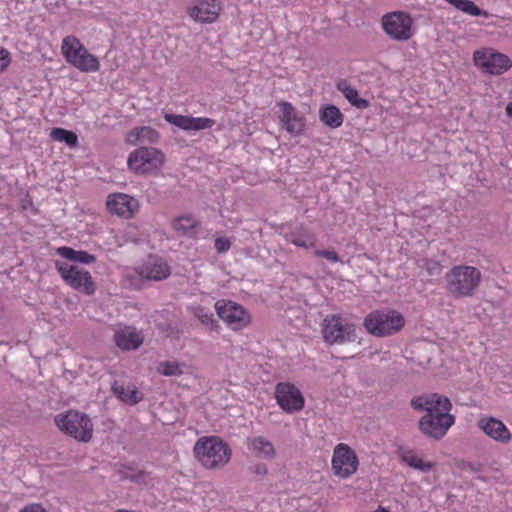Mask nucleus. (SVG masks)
<instances>
[{"mask_svg": "<svg viewBox=\"0 0 512 512\" xmlns=\"http://www.w3.org/2000/svg\"><path fill=\"white\" fill-rule=\"evenodd\" d=\"M165 157L154 147H140L132 151L127 160L130 170L136 174H154L163 166Z\"/></svg>", "mask_w": 512, "mask_h": 512, "instance_id": "nucleus-9", "label": "nucleus"}, {"mask_svg": "<svg viewBox=\"0 0 512 512\" xmlns=\"http://www.w3.org/2000/svg\"><path fill=\"white\" fill-rule=\"evenodd\" d=\"M113 391L121 401L131 405L136 404L141 400V397H139V393L135 388L124 387L123 385H114Z\"/></svg>", "mask_w": 512, "mask_h": 512, "instance_id": "nucleus-32", "label": "nucleus"}, {"mask_svg": "<svg viewBox=\"0 0 512 512\" xmlns=\"http://www.w3.org/2000/svg\"><path fill=\"white\" fill-rule=\"evenodd\" d=\"M229 248H230V242L226 239V246H225L226 251H228Z\"/></svg>", "mask_w": 512, "mask_h": 512, "instance_id": "nucleus-45", "label": "nucleus"}, {"mask_svg": "<svg viewBox=\"0 0 512 512\" xmlns=\"http://www.w3.org/2000/svg\"><path fill=\"white\" fill-rule=\"evenodd\" d=\"M12 61L11 53L0 46V74L7 70Z\"/></svg>", "mask_w": 512, "mask_h": 512, "instance_id": "nucleus-35", "label": "nucleus"}, {"mask_svg": "<svg viewBox=\"0 0 512 512\" xmlns=\"http://www.w3.org/2000/svg\"><path fill=\"white\" fill-rule=\"evenodd\" d=\"M56 252L62 258L81 264H92L96 261V257L94 255L86 251L74 250L68 246L59 247Z\"/></svg>", "mask_w": 512, "mask_h": 512, "instance_id": "nucleus-27", "label": "nucleus"}, {"mask_svg": "<svg viewBox=\"0 0 512 512\" xmlns=\"http://www.w3.org/2000/svg\"><path fill=\"white\" fill-rule=\"evenodd\" d=\"M250 472L254 475L264 477L268 473V469L265 464L258 463L250 467Z\"/></svg>", "mask_w": 512, "mask_h": 512, "instance_id": "nucleus-39", "label": "nucleus"}, {"mask_svg": "<svg viewBox=\"0 0 512 512\" xmlns=\"http://www.w3.org/2000/svg\"><path fill=\"white\" fill-rule=\"evenodd\" d=\"M359 459L354 450L345 443L334 447L331 468L333 474L341 479H347L358 470Z\"/></svg>", "mask_w": 512, "mask_h": 512, "instance_id": "nucleus-12", "label": "nucleus"}, {"mask_svg": "<svg viewBox=\"0 0 512 512\" xmlns=\"http://www.w3.org/2000/svg\"><path fill=\"white\" fill-rule=\"evenodd\" d=\"M194 453L204 467L212 469L223 461L224 443L215 436L203 437L196 442Z\"/></svg>", "mask_w": 512, "mask_h": 512, "instance_id": "nucleus-13", "label": "nucleus"}, {"mask_svg": "<svg viewBox=\"0 0 512 512\" xmlns=\"http://www.w3.org/2000/svg\"><path fill=\"white\" fill-rule=\"evenodd\" d=\"M275 398L280 408L287 413L298 412L305 404L301 391L290 382H280L276 385Z\"/></svg>", "mask_w": 512, "mask_h": 512, "instance_id": "nucleus-14", "label": "nucleus"}, {"mask_svg": "<svg viewBox=\"0 0 512 512\" xmlns=\"http://www.w3.org/2000/svg\"><path fill=\"white\" fill-rule=\"evenodd\" d=\"M20 512H47V511L39 504H32V505L24 507L23 509L20 510Z\"/></svg>", "mask_w": 512, "mask_h": 512, "instance_id": "nucleus-40", "label": "nucleus"}, {"mask_svg": "<svg viewBox=\"0 0 512 512\" xmlns=\"http://www.w3.org/2000/svg\"><path fill=\"white\" fill-rule=\"evenodd\" d=\"M158 372L164 376H177L182 374V367L176 361H163L159 363Z\"/></svg>", "mask_w": 512, "mask_h": 512, "instance_id": "nucleus-34", "label": "nucleus"}, {"mask_svg": "<svg viewBox=\"0 0 512 512\" xmlns=\"http://www.w3.org/2000/svg\"><path fill=\"white\" fill-rule=\"evenodd\" d=\"M337 89L343 93L344 97L355 107L364 109L369 106V102L360 98L358 91L352 87L346 80H341L337 83Z\"/></svg>", "mask_w": 512, "mask_h": 512, "instance_id": "nucleus-29", "label": "nucleus"}, {"mask_svg": "<svg viewBox=\"0 0 512 512\" xmlns=\"http://www.w3.org/2000/svg\"><path fill=\"white\" fill-rule=\"evenodd\" d=\"M477 427L496 443L507 445L512 441L511 431L503 421L496 417L482 415L477 420Z\"/></svg>", "mask_w": 512, "mask_h": 512, "instance_id": "nucleus-15", "label": "nucleus"}, {"mask_svg": "<svg viewBox=\"0 0 512 512\" xmlns=\"http://www.w3.org/2000/svg\"><path fill=\"white\" fill-rule=\"evenodd\" d=\"M220 10L217 0H198L190 7L189 15L196 22L211 23L217 19Z\"/></svg>", "mask_w": 512, "mask_h": 512, "instance_id": "nucleus-19", "label": "nucleus"}, {"mask_svg": "<svg viewBox=\"0 0 512 512\" xmlns=\"http://www.w3.org/2000/svg\"><path fill=\"white\" fill-rule=\"evenodd\" d=\"M400 458L410 468L418 470L423 473L431 471L435 466V462L425 461L423 457L414 449H401Z\"/></svg>", "mask_w": 512, "mask_h": 512, "instance_id": "nucleus-23", "label": "nucleus"}, {"mask_svg": "<svg viewBox=\"0 0 512 512\" xmlns=\"http://www.w3.org/2000/svg\"><path fill=\"white\" fill-rule=\"evenodd\" d=\"M215 309L217 311L218 317L220 319H224V301H217L215 303Z\"/></svg>", "mask_w": 512, "mask_h": 512, "instance_id": "nucleus-41", "label": "nucleus"}, {"mask_svg": "<svg viewBox=\"0 0 512 512\" xmlns=\"http://www.w3.org/2000/svg\"><path fill=\"white\" fill-rule=\"evenodd\" d=\"M144 341L141 331L135 327H119L114 333V342L122 351H131L138 349Z\"/></svg>", "mask_w": 512, "mask_h": 512, "instance_id": "nucleus-20", "label": "nucleus"}, {"mask_svg": "<svg viewBox=\"0 0 512 512\" xmlns=\"http://www.w3.org/2000/svg\"><path fill=\"white\" fill-rule=\"evenodd\" d=\"M56 269L64 282L74 290L85 295H93L96 290L95 283L89 271L76 265L56 262Z\"/></svg>", "mask_w": 512, "mask_h": 512, "instance_id": "nucleus-10", "label": "nucleus"}, {"mask_svg": "<svg viewBox=\"0 0 512 512\" xmlns=\"http://www.w3.org/2000/svg\"><path fill=\"white\" fill-rule=\"evenodd\" d=\"M506 114L512 117V101L506 106Z\"/></svg>", "mask_w": 512, "mask_h": 512, "instance_id": "nucleus-43", "label": "nucleus"}, {"mask_svg": "<svg viewBox=\"0 0 512 512\" xmlns=\"http://www.w3.org/2000/svg\"><path fill=\"white\" fill-rule=\"evenodd\" d=\"M482 280L481 271L469 265H456L445 275L446 290L455 298L471 297Z\"/></svg>", "mask_w": 512, "mask_h": 512, "instance_id": "nucleus-3", "label": "nucleus"}, {"mask_svg": "<svg viewBox=\"0 0 512 512\" xmlns=\"http://www.w3.org/2000/svg\"><path fill=\"white\" fill-rule=\"evenodd\" d=\"M404 324V317L395 310L372 311L365 317L363 323L365 329L377 337L392 335L400 331Z\"/></svg>", "mask_w": 512, "mask_h": 512, "instance_id": "nucleus-5", "label": "nucleus"}, {"mask_svg": "<svg viewBox=\"0 0 512 512\" xmlns=\"http://www.w3.org/2000/svg\"><path fill=\"white\" fill-rule=\"evenodd\" d=\"M195 316L201 321L202 324L206 325L211 333L214 331L219 334L220 327L215 325L213 314L202 307H197L195 310Z\"/></svg>", "mask_w": 512, "mask_h": 512, "instance_id": "nucleus-33", "label": "nucleus"}, {"mask_svg": "<svg viewBox=\"0 0 512 512\" xmlns=\"http://www.w3.org/2000/svg\"><path fill=\"white\" fill-rule=\"evenodd\" d=\"M285 237L288 242L304 249L314 247L317 242L315 234L304 227H299L286 233Z\"/></svg>", "mask_w": 512, "mask_h": 512, "instance_id": "nucleus-24", "label": "nucleus"}, {"mask_svg": "<svg viewBox=\"0 0 512 512\" xmlns=\"http://www.w3.org/2000/svg\"><path fill=\"white\" fill-rule=\"evenodd\" d=\"M322 335L329 345L354 342L358 336L353 323L339 315H328L322 323Z\"/></svg>", "mask_w": 512, "mask_h": 512, "instance_id": "nucleus-7", "label": "nucleus"}, {"mask_svg": "<svg viewBox=\"0 0 512 512\" xmlns=\"http://www.w3.org/2000/svg\"><path fill=\"white\" fill-rule=\"evenodd\" d=\"M164 119L184 131H199L212 127L214 121L206 117H192L179 114L166 113Z\"/></svg>", "mask_w": 512, "mask_h": 512, "instance_id": "nucleus-18", "label": "nucleus"}, {"mask_svg": "<svg viewBox=\"0 0 512 512\" xmlns=\"http://www.w3.org/2000/svg\"><path fill=\"white\" fill-rule=\"evenodd\" d=\"M226 327L238 331L246 328L251 322L250 313L240 304L226 301Z\"/></svg>", "mask_w": 512, "mask_h": 512, "instance_id": "nucleus-21", "label": "nucleus"}, {"mask_svg": "<svg viewBox=\"0 0 512 512\" xmlns=\"http://www.w3.org/2000/svg\"><path fill=\"white\" fill-rule=\"evenodd\" d=\"M383 31L395 41L405 42L415 34L414 20L404 11H392L382 16Z\"/></svg>", "mask_w": 512, "mask_h": 512, "instance_id": "nucleus-8", "label": "nucleus"}, {"mask_svg": "<svg viewBox=\"0 0 512 512\" xmlns=\"http://www.w3.org/2000/svg\"><path fill=\"white\" fill-rule=\"evenodd\" d=\"M250 446L254 454L259 458L271 460L276 455L274 445L262 436L253 438Z\"/></svg>", "mask_w": 512, "mask_h": 512, "instance_id": "nucleus-28", "label": "nucleus"}, {"mask_svg": "<svg viewBox=\"0 0 512 512\" xmlns=\"http://www.w3.org/2000/svg\"><path fill=\"white\" fill-rule=\"evenodd\" d=\"M319 118L324 125L332 129L340 127L344 120L342 112L335 105L321 107L319 110Z\"/></svg>", "mask_w": 512, "mask_h": 512, "instance_id": "nucleus-25", "label": "nucleus"}, {"mask_svg": "<svg viewBox=\"0 0 512 512\" xmlns=\"http://www.w3.org/2000/svg\"><path fill=\"white\" fill-rule=\"evenodd\" d=\"M197 226L198 221L191 214L181 215L173 220L174 230L182 236L193 237Z\"/></svg>", "mask_w": 512, "mask_h": 512, "instance_id": "nucleus-26", "label": "nucleus"}, {"mask_svg": "<svg viewBox=\"0 0 512 512\" xmlns=\"http://www.w3.org/2000/svg\"><path fill=\"white\" fill-rule=\"evenodd\" d=\"M50 138L53 141L65 143L70 148L75 147L78 143L77 135L64 128H53L50 132Z\"/></svg>", "mask_w": 512, "mask_h": 512, "instance_id": "nucleus-31", "label": "nucleus"}, {"mask_svg": "<svg viewBox=\"0 0 512 512\" xmlns=\"http://www.w3.org/2000/svg\"><path fill=\"white\" fill-rule=\"evenodd\" d=\"M215 247L218 252H224V238L219 237L215 240Z\"/></svg>", "mask_w": 512, "mask_h": 512, "instance_id": "nucleus-42", "label": "nucleus"}, {"mask_svg": "<svg viewBox=\"0 0 512 512\" xmlns=\"http://www.w3.org/2000/svg\"><path fill=\"white\" fill-rule=\"evenodd\" d=\"M476 67L490 75H501L512 67L510 58L492 48H482L473 54Z\"/></svg>", "mask_w": 512, "mask_h": 512, "instance_id": "nucleus-11", "label": "nucleus"}, {"mask_svg": "<svg viewBox=\"0 0 512 512\" xmlns=\"http://www.w3.org/2000/svg\"><path fill=\"white\" fill-rule=\"evenodd\" d=\"M159 133L152 127L141 126L135 127L126 134V142L130 145L137 146L142 144L156 143Z\"/></svg>", "mask_w": 512, "mask_h": 512, "instance_id": "nucleus-22", "label": "nucleus"}, {"mask_svg": "<svg viewBox=\"0 0 512 512\" xmlns=\"http://www.w3.org/2000/svg\"><path fill=\"white\" fill-rule=\"evenodd\" d=\"M57 427L64 433L81 442H88L93 433L91 419L83 413L70 410L55 417Z\"/></svg>", "mask_w": 512, "mask_h": 512, "instance_id": "nucleus-6", "label": "nucleus"}, {"mask_svg": "<svg viewBox=\"0 0 512 512\" xmlns=\"http://www.w3.org/2000/svg\"><path fill=\"white\" fill-rule=\"evenodd\" d=\"M61 52L66 62L80 72L95 73L100 69L98 58L90 53L74 35H68L63 38Z\"/></svg>", "mask_w": 512, "mask_h": 512, "instance_id": "nucleus-4", "label": "nucleus"}, {"mask_svg": "<svg viewBox=\"0 0 512 512\" xmlns=\"http://www.w3.org/2000/svg\"><path fill=\"white\" fill-rule=\"evenodd\" d=\"M278 106L281 127L292 136L300 135L305 128V118L290 102H280Z\"/></svg>", "mask_w": 512, "mask_h": 512, "instance_id": "nucleus-17", "label": "nucleus"}, {"mask_svg": "<svg viewBox=\"0 0 512 512\" xmlns=\"http://www.w3.org/2000/svg\"><path fill=\"white\" fill-rule=\"evenodd\" d=\"M171 274L167 261L158 255H149L134 268H126L123 272L124 284L131 289H140L144 280L162 281Z\"/></svg>", "mask_w": 512, "mask_h": 512, "instance_id": "nucleus-2", "label": "nucleus"}, {"mask_svg": "<svg viewBox=\"0 0 512 512\" xmlns=\"http://www.w3.org/2000/svg\"><path fill=\"white\" fill-rule=\"evenodd\" d=\"M411 406L417 411H425L419 420V430L426 437L440 440L455 423V416L450 414L452 404L449 398L437 393L415 396Z\"/></svg>", "mask_w": 512, "mask_h": 512, "instance_id": "nucleus-1", "label": "nucleus"}, {"mask_svg": "<svg viewBox=\"0 0 512 512\" xmlns=\"http://www.w3.org/2000/svg\"><path fill=\"white\" fill-rule=\"evenodd\" d=\"M106 207L111 214L129 219L138 211L139 201L125 193H112L107 197Z\"/></svg>", "mask_w": 512, "mask_h": 512, "instance_id": "nucleus-16", "label": "nucleus"}, {"mask_svg": "<svg viewBox=\"0 0 512 512\" xmlns=\"http://www.w3.org/2000/svg\"><path fill=\"white\" fill-rule=\"evenodd\" d=\"M450 5H452L457 10L470 15V16H483L489 17V13L485 10L480 9L473 1L471 0H445Z\"/></svg>", "mask_w": 512, "mask_h": 512, "instance_id": "nucleus-30", "label": "nucleus"}, {"mask_svg": "<svg viewBox=\"0 0 512 512\" xmlns=\"http://www.w3.org/2000/svg\"><path fill=\"white\" fill-rule=\"evenodd\" d=\"M423 267L431 276L439 275L442 269L440 263L434 260H425Z\"/></svg>", "mask_w": 512, "mask_h": 512, "instance_id": "nucleus-36", "label": "nucleus"}, {"mask_svg": "<svg viewBox=\"0 0 512 512\" xmlns=\"http://www.w3.org/2000/svg\"><path fill=\"white\" fill-rule=\"evenodd\" d=\"M225 455H226V462H227L229 460V457H230V451H228L227 448H226Z\"/></svg>", "mask_w": 512, "mask_h": 512, "instance_id": "nucleus-44", "label": "nucleus"}, {"mask_svg": "<svg viewBox=\"0 0 512 512\" xmlns=\"http://www.w3.org/2000/svg\"><path fill=\"white\" fill-rule=\"evenodd\" d=\"M125 478L129 479L131 482L141 484L146 482L147 474L143 471L132 472L127 473Z\"/></svg>", "mask_w": 512, "mask_h": 512, "instance_id": "nucleus-38", "label": "nucleus"}, {"mask_svg": "<svg viewBox=\"0 0 512 512\" xmlns=\"http://www.w3.org/2000/svg\"><path fill=\"white\" fill-rule=\"evenodd\" d=\"M314 253L316 256L324 257L332 263H337L340 261L338 254L333 250H316Z\"/></svg>", "mask_w": 512, "mask_h": 512, "instance_id": "nucleus-37", "label": "nucleus"}]
</instances>
